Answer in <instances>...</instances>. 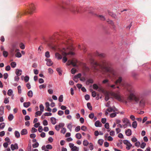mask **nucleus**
I'll return each mask as SVG.
<instances>
[{"mask_svg": "<svg viewBox=\"0 0 151 151\" xmlns=\"http://www.w3.org/2000/svg\"><path fill=\"white\" fill-rule=\"evenodd\" d=\"M92 65V68L94 70L98 71L101 69L103 74H105L106 73H111L112 72L109 62L106 60H102L100 63L93 61Z\"/></svg>", "mask_w": 151, "mask_h": 151, "instance_id": "obj_1", "label": "nucleus"}, {"mask_svg": "<svg viewBox=\"0 0 151 151\" xmlns=\"http://www.w3.org/2000/svg\"><path fill=\"white\" fill-rule=\"evenodd\" d=\"M122 80V78L120 77L115 82V83L116 84L118 83L120 84V85L122 86L124 88H126L128 91L129 92L130 95L128 97V99L130 101H134L137 103L139 100V97L138 96L136 95L134 88L126 83L123 82L121 83Z\"/></svg>", "mask_w": 151, "mask_h": 151, "instance_id": "obj_2", "label": "nucleus"}, {"mask_svg": "<svg viewBox=\"0 0 151 151\" xmlns=\"http://www.w3.org/2000/svg\"><path fill=\"white\" fill-rule=\"evenodd\" d=\"M112 96L116 99L119 101L122 102L123 101V97L121 96L119 94L113 93L111 94Z\"/></svg>", "mask_w": 151, "mask_h": 151, "instance_id": "obj_3", "label": "nucleus"}, {"mask_svg": "<svg viewBox=\"0 0 151 151\" xmlns=\"http://www.w3.org/2000/svg\"><path fill=\"white\" fill-rule=\"evenodd\" d=\"M63 50H64L62 52V55L65 56L63 58L62 60L63 63H65L68 60L67 58L65 57V56L70 54V52H66V50L65 48H63Z\"/></svg>", "mask_w": 151, "mask_h": 151, "instance_id": "obj_4", "label": "nucleus"}, {"mask_svg": "<svg viewBox=\"0 0 151 151\" xmlns=\"http://www.w3.org/2000/svg\"><path fill=\"white\" fill-rule=\"evenodd\" d=\"M69 145L70 148L71 149V150L72 151H74L78 150H79V148L76 146H74V145L72 143H69Z\"/></svg>", "mask_w": 151, "mask_h": 151, "instance_id": "obj_5", "label": "nucleus"}, {"mask_svg": "<svg viewBox=\"0 0 151 151\" xmlns=\"http://www.w3.org/2000/svg\"><path fill=\"white\" fill-rule=\"evenodd\" d=\"M35 5L33 4H32L30 6V9L29 11V13L31 14L35 10Z\"/></svg>", "mask_w": 151, "mask_h": 151, "instance_id": "obj_6", "label": "nucleus"}, {"mask_svg": "<svg viewBox=\"0 0 151 151\" xmlns=\"http://www.w3.org/2000/svg\"><path fill=\"white\" fill-rule=\"evenodd\" d=\"M11 148L12 150H15L18 149V144L17 143H15L14 144H12L11 145Z\"/></svg>", "mask_w": 151, "mask_h": 151, "instance_id": "obj_7", "label": "nucleus"}, {"mask_svg": "<svg viewBox=\"0 0 151 151\" xmlns=\"http://www.w3.org/2000/svg\"><path fill=\"white\" fill-rule=\"evenodd\" d=\"M45 61H47L46 64L48 66H51L53 64V62L50 59H46Z\"/></svg>", "mask_w": 151, "mask_h": 151, "instance_id": "obj_8", "label": "nucleus"}, {"mask_svg": "<svg viewBox=\"0 0 151 151\" xmlns=\"http://www.w3.org/2000/svg\"><path fill=\"white\" fill-rule=\"evenodd\" d=\"M95 125L96 127H101L102 126V124L99 120H97L95 122Z\"/></svg>", "mask_w": 151, "mask_h": 151, "instance_id": "obj_9", "label": "nucleus"}, {"mask_svg": "<svg viewBox=\"0 0 151 151\" xmlns=\"http://www.w3.org/2000/svg\"><path fill=\"white\" fill-rule=\"evenodd\" d=\"M81 73H78V74L76 75L73 77V80L76 82H77V81H76V79H77L78 78L81 77Z\"/></svg>", "mask_w": 151, "mask_h": 151, "instance_id": "obj_10", "label": "nucleus"}, {"mask_svg": "<svg viewBox=\"0 0 151 151\" xmlns=\"http://www.w3.org/2000/svg\"><path fill=\"white\" fill-rule=\"evenodd\" d=\"M125 134L127 136H130L132 134V131L130 129H128L125 131Z\"/></svg>", "mask_w": 151, "mask_h": 151, "instance_id": "obj_11", "label": "nucleus"}, {"mask_svg": "<svg viewBox=\"0 0 151 151\" xmlns=\"http://www.w3.org/2000/svg\"><path fill=\"white\" fill-rule=\"evenodd\" d=\"M22 70L20 69H17L15 72L17 76H20L22 74Z\"/></svg>", "mask_w": 151, "mask_h": 151, "instance_id": "obj_12", "label": "nucleus"}, {"mask_svg": "<svg viewBox=\"0 0 151 151\" xmlns=\"http://www.w3.org/2000/svg\"><path fill=\"white\" fill-rule=\"evenodd\" d=\"M55 55V58L58 60L61 59L62 58L61 55L58 52L56 53Z\"/></svg>", "mask_w": 151, "mask_h": 151, "instance_id": "obj_13", "label": "nucleus"}, {"mask_svg": "<svg viewBox=\"0 0 151 151\" xmlns=\"http://www.w3.org/2000/svg\"><path fill=\"white\" fill-rule=\"evenodd\" d=\"M56 119L54 117H52L50 118V120L52 124L54 125L56 123Z\"/></svg>", "mask_w": 151, "mask_h": 151, "instance_id": "obj_14", "label": "nucleus"}, {"mask_svg": "<svg viewBox=\"0 0 151 151\" xmlns=\"http://www.w3.org/2000/svg\"><path fill=\"white\" fill-rule=\"evenodd\" d=\"M4 113V108L2 106L0 107V116L2 115Z\"/></svg>", "mask_w": 151, "mask_h": 151, "instance_id": "obj_15", "label": "nucleus"}, {"mask_svg": "<svg viewBox=\"0 0 151 151\" xmlns=\"http://www.w3.org/2000/svg\"><path fill=\"white\" fill-rule=\"evenodd\" d=\"M30 105V103L29 102H24L23 104L24 106L26 108H27Z\"/></svg>", "mask_w": 151, "mask_h": 151, "instance_id": "obj_16", "label": "nucleus"}, {"mask_svg": "<svg viewBox=\"0 0 151 151\" xmlns=\"http://www.w3.org/2000/svg\"><path fill=\"white\" fill-rule=\"evenodd\" d=\"M124 124H128L129 123V120L127 118H124L122 120Z\"/></svg>", "mask_w": 151, "mask_h": 151, "instance_id": "obj_17", "label": "nucleus"}, {"mask_svg": "<svg viewBox=\"0 0 151 151\" xmlns=\"http://www.w3.org/2000/svg\"><path fill=\"white\" fill-rule=\"evenodd\" d=\"M27 131L26 129H23L21 132V134L22 135H25L27 134Z\"/></svg>", "mask_w": 151, "mask_h": 151, "instance_id": "obj_18", "label": "nucleus"}, {"mask_svg": "<svg viewBox=\"0 0 151 151\" xmlns=\"http://www.w3.org/2000/svg\"><path fill=\"white\" fill-rule=\"evenodd\" d=\"M71 11L74 13H78L80 12L79 10L78 9V8L76 7H74L73 9L71 10Z\"/></svg>", "mask_w": 151, "mask_h": 151, "instance_id": "obj_19", "label": "nucleus"}, {"mask_svg": "<svg viewBox=\"0 0 151 151\" xmlns=\"http://www.w3.org/2000/svg\"><path fill=\"white\" fill-rule=\"evenodd\" d=\"M14 134L15 137L17 138H19L20 137V134L19 132L17 131H16L14 132Z\"/></svg>", "mask_w": 151, "mask_h": 151, "instance_id": "obj_20", "label": "nucleus"}, {"mask_svg": "<svg viewBox=\"0 0 151 151\" xmlns=\"http://www.w3.org/2000/svg\"><path fill=\"white\" fill-rule=\"evenodd\" d=\"M14 116L12 114H9L8 116V119L9 121H11L14 118Z\"/></svg>", "mask_w": 151, "mask_h": 151, "instance_id": "obj_21", "label": "nucleus"}, {"mask_svg": "<svg viewBox=\"0 0 151 151\" xmlns=\"http://www.w3.org/2000/svg\"><path fill=\"white\" fill-rule=\"evenodd\" d=\"M137 125V122L136 121H134L132 124V127L134 128H136Z\"/></svg>", "mask_w": 151, "mask_h": 151, "instance_id": "obj_22", "label": "nucleus"}, {"mask_svg": "<svg viewBox=\"0 0 151 151\" xmlns=\"http://www.w3.org/2000/svg\"><path fill=\"white\" fill-rule=\"evenodd\" d=\"M87 106L88 108L90 111H91L92 110V107L90 103H88L87 104Z\"/></svg>", "mask_w": 151, "mask_h": 151, "instance_id": "obj_23", "label": "nucleus"}, {"mask_svg": "<svg viewBox=\"0 0 151 151\" xmlns=\"http://www.w3.org/2000/svg\"><path fill=\"white\" fill-rule=\"evenodd\" d=\"M28 96L29 97H32L33 96V93L31 90L29 91L27 93Z\"/></svg>", "mask_w": 151, "mask_h": 151, "instance_id": "obj_24", "label": "nucleus"}, {"mask_svg": "<svg viewBox=\"0 0 151 151\" xmlns=\"http://www.w3.org/2000/svg\"><path fill=\"white\" fill-rule=\"evenodd\" d=\"M76 137L78 139H80L81 138L82 136L81 134L77 133L76 135Z\"/></svg>", "mask_w": 151, "mask_h": 151, "instance_id": "obj_25", "label": "nucleus"}, {"mask_svg": "<svg viewBox=\"0 0 151 151\" xmlns=\"http://www.w3.org/2000/svg\"><path fill=\"white\" fill-rule=\"evenodd\" d=\"M42 112L41 111H37L35 113V116L36 117H37V115L40 116L42 114Z\"/></svg>", "mask_w": 151, "mask_h": 151, "instance_id": "obj_26", "label": "nucleus"}, {"mask_svg": "<svg viewBox=\"0 0 151 151\" xmlns=\"http://www.w3.org/2000/svg\"><path fill=\"white\" fill-rule=\"evenodd\" d=\"M13 93V91L11 89H9L7 92V94L9 96H11L12 95V93Z\"/></svg>", "mask_w": 151, "mask_h": 151, "instance_id": "obj_27", "label": "nucleus"}, {"mask_svg": "<svg viewBox=\"0 0 151 151\" xmlns=\"http://www.w3.org/2000/svg\"><path fill=\"white\" fill-rule=\"evenodd\" d=\"M104 140L103 139H99L98 143L100 145H102L103 144Z\"/></svg>", "mask_w": 151, "mask_h": 151, "instance_id": "obj_28", "label": "nucleus"}, {"mask_svg": "<svg viewBox=\"0 0 151 151\" xmlns=\"http://www.w3.org/2000/svg\"><path fill=\"white\" fill-rule=\"evenodd\" d=\"M10 65L12 68H14L16 67V63L15 62H12L10 64Z\"/></svg>", "mask_w": 151, "mask_h": 151, "instance_id": "obj_29", "label": "nucleus"}, {"mask_svg": "<svg viewBox=\"0 0 151 151\" xmlns=\"http://www.w3.org/2000/svg\"><path fill=\"white\" fill-rule=\"evenodd\" d=\"M39 107L40 111L42 112L43 111L44 109V107L43 106L42 104H41L40 105Z\"/></svg>", "mask_w": 151, "mask_h": 151, "instance_id": "obj_30", "label": "nucleus"}, {"mask_svg": "<svg viewBox=\"0 0 151 151\" xmlns=\"http://www.w3.org/2000/svg\"><path fill=\"white\" fill-rule=\"evenodd\" d=\"M63 96L62 95H60L58 98V100L59 102H62L63 101Z\"/></svg>", "mask_w": 151, "mask_h": 151, "instance_id": "obj_31", "label": "nucleus"}, {"mask_svg": "<svg viewBox=\"0 0 151 151\" xmlns=\"http://www.w3.org/2000/svg\"><path fill=\"white\" fill-rule=\"evenodd\" d=\"M89 144L88 142L87 141V140H85L83 141V144L85 146H87Z\"/></svg>", "mask_w": 151, "mask_h": 151, "instance_id": "obj_32", "label": "nucleus"}, {"mask_svg": "<svg viewBox=\"0 0 151 151\" xmlns=\"http://www.w3.org/2000/svg\"><path fill=\"white\" fill-rule=\"evenodd\" d=\"M56 70L58 73L59 74L60 76H61L62 74V71L61 70L60 68H57L56 69Z\"/></svg>", "mask_w": 151, "mask_h": 151, "instance_id": "obj_33", "label": "nucleus"}, {"mask_svg": "<svg viewBox=\"0 0 151 151\" xmlns=\"http://www.w3.org/2000/svg\"><path fill=\"white\" fill-rule=\"evenodd\" d=\"M146 145L145 143L144 142H142L141 144H140V147L142 149L144 148L145 147Z\"/></svg>", "mask_w": 151, "mask_h": 151, "instance_id": "obj_34", "label": "nucleus"}, {"mask_svg": "<svg viewBox=\"0 0 151 151\" xmlns=\"http://www.w3.org/2000/svg\"><path fill=\"white\" fill-rule=\"evenodd\" d=\"M145 104V101L143 100H142L139 102V105L141 106H143Z\"/></svg>", "mask_w": 151, "mask_h": 151, "instance_id": "obj_35", "label": "nucleus"}, {"mask_svg": "<svg viewBox=\"0 0 151 151\" xmlns=\"http://www.w3.org/2000/svg\"><path fill=\"white\" fill-rule=\"evenodd\" d=\"M39 144L38 142H36V143L33 144L32 145V147L33 148H36L37 147L39 146Z\"/></svg>", "mask_w": 151, "mask_h": 151, "instance_id": "obj_36", "label": "nucleus"}, {"mask_svg": "<svg viewBox=\"0 0 151 151\" xmlns=\"http://www.w3.org/2000/svg\"><path fill=\"white\" fill-rule=\"evenodd\" d=\"M5 126V124L4 122L1 123L0 124V129H3Z\"/></svg>", "mask_w": 151, "mask_h": 151, "instance_id": "obj_37", "label": "nucleus"}, {"mask_svg": "<svg viewBox=\"0 0 151 151\" xmlns=\"http://www.w3.org/2000/svg\"><path fill=\"white\" fill-rule=\"evenodd\" d=\"M8 52L6 51H4L3 53V55L5 57H6L8 55Z\"/></svg>", "mask_w": 151, "mask_h": 151, "instance_id": "obj_38", "label": "nucleus"}, {"mask_svg": "<svg viewBox=\"0 0 151 151\" xmlns=\"http://www.w3.org/2000/svg\"><path fill=\"white\" fill-rule=\"evenodd\" d=\"M20 47L22 49H24L25 48V45L22 43H21L19 44Z\"/></svg>", "mask_w": 151, "mask_h": 151, "instance_id": "obj_39", "label": "nucleus"}, {"mask_svg": "<svg viewBox=\"0 0 151 151\" xmlns=\"http://www.w3.org/2000/svg\"><path fill=\"white\" fill-rule=\"evenodd\" d=\"M94 116V114L93 113H91L90 114L88 115L89 117L92 119H93Z\"/></svg>", "mask_w": 151, "mask_h": 151, "instance_id": "obj_40", "label": "nucleus"}, {"mask_svg": "<svg viewBox=\"0 0 151 151\" xmlns=\"http://www.w3.org/2000/svg\"><path fill=\"white\" fill-rule=\"evenodd\" d=\"M15 56L17 58H20L22 57V55L20 52H18L16 53L15 54Z\"/></svg>", "mask_w": 151, "mask_h": 151, "instance_id": "obj_41", "label": "nucleus"}, {"mask_svg": "<svg viewBox=\"0 0 151 151\" xmlns=\"http://www.w3.org/2000/svg\"><path fill=\"white\" fill-rule=\"evenodd\" d=\"M123 142L124 144L126 145H128L130 143L128 140H124L123 141Z\"/></svg>", "mask_w": 151, "mask_h": 151, "instance_id": "obj_42", "label": "nucleus"}, {"mask_svg": "<svg viewBox=\"0 0 151 151\" xmlns=\"http://www.w3.org/2000/svg\"><path fill=\"white\" fill-rule=\"evenodd\" d=\"M98 17H99L100 19L102 20H104L105 19L104 17L101 15H97Z\"/></svg>", "mask_w": 151, "mask_h": 151, "instance_id": "obj_43", "label": "nucleus"}, {"mask_svg": "<svg viewBox=\"0 0 151 151\" xmlns=\"http://www.w3.org/2000/svg\"><path fill=\"white\" fill-rule=\"evenodd\" d=\"M72 125L71 124H68V126H67V128H68V129L70 130V132L72 130Z\"/></svg>", "mask_w": 151, "mask_h": 151, "instance_id": "obj_44", "label": "nucleus"}, {"mask_svg": "<svg viewBox=\"0 0 151 151\" xmlns=\"http://www.w3.org/2000/svg\"><path fill=\"white\" fill-rule=\"evenodd\" d=\"M46 147L47 149L51 150L52 149V147L50 145H46Z\"/></svg>", "mask_w": 151, "mask_h": 151, "instance_id": "obj_45", "label": "nucleus"}, {"mask_svg": "<svg viewBox=\"0 0 151 151\" xmlns=\"http://www.w3.org/2000/svg\"><path fill=\"white\" fill-rule=\"evenodd\" d=\"M58 114L60 116H62L64 114V112L61 110H59L58 112Z\"/></svg>", "mask_w": 151, "mask_h": 151, "instance_id": "obj_46", "label": "nucleus"}, {"mask_svg": "<svg viewBox=\"0 0 151 151\" xmlns=\"http://www.w3.org/2000/svg\"><path fill=\"white\" fill-rule=\"evenodd\" d=\"M17 89L18 90V93L19 94H20L22 92V90L21 89V87L20 86H19L17 87Z\"/></svg>", "mask_w": 151, "mask_h": 151, "instance_id": "obj_47", "label": "nucleus"}, {"mask_svg": "<svg viewBox=\"0 0 151 151\" xmlns=\"http://www.w3.org/2000/svg\"><path fill=\"white\" fill-rule=\"evenodd\" d=\"M45 56L47 58H49L50 57V52L48 51H47L45 53Z\"/></svg>", "mask_w": 151, "mask_h": 151, "instance_id": "obj_48", "label": "nucleus"}, {"mask_svg": "<svg viewBox=\"0 0 151 151\" xmlns=\"http://www.w3.org/2000/svg\"><path fill=\"white\" fill-rule=\"evenodd\" d=\"M110 117L111 118H113L115 117L116 116V113H113L110 114Z\"/></svg>", "mask_w": 151, "mask_h": 151, "instance_id": "obj_49", "label": "nucleus"}, {"mask_svg": "<svg viewBox=\"0 0 151 151\" xmlns=\"http://www.w3.org/2000/svg\"><path fill=\"white\" fill-rule=\"evenodd\" d=\"M89 145H90V146L89 147L90 149V150H92L93 149V145L92 143H90L89 144Z\"/></svg>", "mask_w": 151, "mask_h": 151, "instance_id": "obj_50", "label": "nucleus"}, {"mask_svg": "<svg viewBox=\"0 0 151 151\" xmlns=\"http://www.w3.org/2000/svg\"><path fill=\"white\" fill-rule=\"evenodd\" d=\"M29 80V77L28 76H26L24 78V80L26 82H28Z\"/></svg>", "mask_w": 151, "mask_h": 151, "instance_id": "obj_51", "label": "nucleus"}, {"mask_svg": "<svg viewBox=\"0 0 151 151\" xmlns=\"http://www.w3.org/2000/svg\"><path fill=\"white\" fill-rule=\"evenodd\" d=\"M93 88L97 90L99 88V87L96 84H94L93 85Z\"/></svg>", "mask_w": 151, "mask_h": 151, "instance_id": "obj_52", "label": "nucleus"}, {"mask_svg": "<svg viewBox=\"0 0 151 151\" xmlns=\"http://www.w3.org/2000/svg\"><path fill=\"white\" fill-rule=\"evenodd\" d=\"M87 9H88L86 10L88 11L89 13L92 14H93V12L92 11H91V10L93 9V8L90 7L89 8H88Z\"/></svg>", "mask_w": 151, "mask_h": 151, "instance_id": "obj_53", "label": "nucleus"}, {"mask_svg": "<svg viewBox=\"0 0 151 151\" xmlns=\"http://www.w3.org/2000/svg\"><path fill=\"white\" fill-rule=\"evenodd\" d=\"M107 111H109L110 112H111L113 111L114 112V110L113 109L111 108H109L108 109H107Z\"/></svg>", "mask_w": 151, "mask_h": 151, "instance_id": "obj_54", "label": "nucleus"}, {"mask_svg": "<svg viewBox=\"0 0 151 151\" xmlns=\"http://www.w3.org/2000/svg\"><path fill=\"white\" fill-rule=\"evenodd\" d=\"M107 22L109 24H111L112 26H114V23L112 20L108 19Z\"/></svg>", "mask_w": 151, "mask_h": 151, "instance_id": "obj_55", "label": "nucleus"}, {"mask_svg": "<svg viewBox=\"0 0 151 151\" xmlns=\"http://www.w3.org/2000/svg\"><path fill=\"white\" fill-rule=\"evenodd\" d=\"M48 122L45 119L43 122V124L44 126H47L48 125Z\"/></svg>", "mask_w": 151, "mask_h": 151, "instance_id": "obj_56", "label": "nucleus"}, {"mask_svg": "<svg viewBox=\"0 0 151 151\" xmlns=\"http://www.w3.org/2000/svg\"><path fill=\"white\" fill-rule=\"evenodd\" d=\"M80 130V127L78 126L76 127L75 129V131L76 132H78Z\"/></svg>", "mask_w": 151, "mask_h": 151, "instance_id": "obj_57", "label": "nucleus"}, {"mask_svg": "<svg viewBox=\"0 0 151 151\" xmlns=\"http://www.w3.org/2000/svg\"><path fill=\"white\" fill-rule=\"evenodd\" d=\"M44 115L46 116H51L52 114L50 112H46L44 113Z\"/></svg>", "mask_w": 151, "mask_h": 151, "instance_id": "obj_58", "label": "nucleus"}, {"mask_svg": "<svg viewBox=\"0 0 151 151\" xmlns=\"http://www.w3.org/2000/svg\"><path fill=\"white\" fill-rule=\"evenodd\" d=\"M46 87V85L44 84L40 85L39 86V88L40 89L45 88Z\"/></svg>", "mask_w": 151, "mask_h": 151, "instance_id": "obj_59", "label": "nucleus"}, {"mask_svg": "<svg viewBox=\"0 0 151 151\" xmlns=\"http://www.w3.org/2000/svg\"><path fill=\"white\" fill-rule=\"evenodd\" d=\"M140 143L138 141L136 142L135 144V145L137 147H139L140 146Z\"/></svg>", "mask_w": 151, "mask_h": 151, "instance_id": "obj_60", "label": "nucleus"}, {"mask_svg": "<svg viewBox=\"0 0 151 151\" xmlns=\"http://www.w3.org/2000/svg\"><path fill=\"white\" fill-rule=\"evenodd\" d=\"M131 140L133 142H137V139L135 137H133L132 138Z\"/></svg>", "mask_w": 151, "mask_h": 151, "instance_id": "obj_61", "label": "nucleus"}, {"mask_svg": "<svg viewBox=\"0 0 151 151\" xmlns=\"http://www.w3.org/2000/svg\"><path fill=\"white\" fill-rule=\"evenodd\" d=\"M66 131V129L65 128H63L61 131V132L64 134L65 133Z\"/></svg>", "mask_w": 151, "mask_h": 151, "instance_id": "obj_62", "label": "nucleus"}, {"mask_svg": "<svg viewBox=\"0 0 151 151\" xmlns=\"http://www.w3.org/2000/svg\"><path fill=\"white\" fill-rule=\"evenodd\" d=\"M101 121L103 124H105L106 122V119L105 118H103L101 119Z\"/></svg>", "mask_w": 151, "mask_h": 151, "instance_id": "obj_63", "label": "nucleus"}, {"mask_svg": "<svg viewBox=\"0 0 151 151\" xmlns=\"http://www.w3.org/2000/svg\"><path fill=\"white\" fill-rule=\"evenodd\" d=\"M92 96L93 97H95L96 96V92L95 91H93L92 92Z\"/></svg>", "mask_w": 151, "mask_h": 151, "instance_id": "obj_64", "label": "nucleus"}]
</instances>
